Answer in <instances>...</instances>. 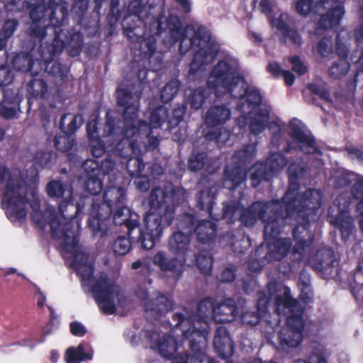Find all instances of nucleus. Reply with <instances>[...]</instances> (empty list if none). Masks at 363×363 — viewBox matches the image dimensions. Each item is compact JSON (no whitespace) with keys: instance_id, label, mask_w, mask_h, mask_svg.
Wrapping results in <instances>:
<instances>
[{"instance_id":"nucleus-37","label":"nucleus","mask_w":363,"mask_h":363,"mask_svg":"<svg viewBox=\"0 0 363 363\" xmlns=\"http://www.w3.org/2000/svg\"><path fill=\"white\" fill-rule=\"evenodd\" d=\"M13 79V74L5 67L0 68V102L3 101L6 97V91L3 88L4 86L9 84Z\"/></svg>"},{"instance_id":"nucleus-10","label":"nucleus","mask_w":363,"mask_h":363,"mask_svg":"<svg viewBox=\"0 0 363 363\" xmlns=\"http://www.w3.org/2000/svg\"><path fill=\"white\" fill-rule=\"evenodd\" d=\"M343 0H323L317 1L312 5L313 0H296V9L297 12L306 16L311 13L321 16L317 28L319 33L320 28H330L339 24L345 15Z\"/></svg>"},{"instance_id":"nucleus-43","label":"nucleus","mask_w":363,"mask_h":363,"mask_svg":"<svg viewBox=\"0 0 363 363\" xmlns=\"http://www.w3.org/2000/svg\"><path fill=\"white\" fill-rule=\"evenodd\" d=\"M16 27H17V21H16L9 20V21H6L3 26V29H2V32H3L4 38H6L7 40L9 38H10L13 35Z\"/></svg>"},{"instance_id":"nucleus-64","label":"nucleus","mask_w":363,"mask_h":363,"mask_svg":"<svg viewBox=\"0 0 363 363\" xmlns=\"http://www.w3.org/2000/svg\"><path fill=\"white\" fill-rule=\"evenodd\" d=\"M40 296H42V300L38 301V305L41 307L44 304L45 298L41 294H40Z\"/></svg>"},{"instance_id":"nucleus-12","label":"nucleus","mask_w":363,"mask_h":363,"mask_svg":"<svg viewBox=\"0 0 363 363\" xmlns=\"http://www.w3.org/2000/svg\"><path fill=\"white\" fill-rule=\"evenodd\" d=\"M147 337L150 340L151 348L164 358L170 359L178 352V354L174 358L173 363H187V356L179 352L180 345L172 335L154 330L148 333Z\"/></svg>"},{"instance_id":"nucleus-29","label":"nucleus","mask_w":363,"mask_h":363,"mask_svg":"<svg viewBox=\"0 0 363 363\" xmlns=\"http://www.w3.org/2000/svg\"><path fill=\"white\" fill-rule=\"evenodd\" d=\"M255 153V145L251 144L247 145L245 150L239 151L232 158L233 164L240 165L245 169V163L250 161Z\"/></svg>"},{"instance_id":"nucleus-16","label":"nucleus","mask_w":363,"mask_h":363,"mask_svg":"<svg viewBox=\"0 0 363 363\" xmlns=\"http://www.w3.org/2000/svg\"><path fill=\"white\" fill-rule=\"evenodd\" d=\"M194 228L193 218L190 216L184 217L179 223V228L183 231L175 232L169 240V248L177 257L187 259V245L189 242V235Z\"/></svg>"},{"instance_id":"nucleus-62","label":"nucleus","mask_w":363,"mask_h":363,"mask_svg":"<svg viewBox=\"0 0 363 363\" xmlns=\"http://www.w3.org/2000/svg\"><path fill=\"white\" fill-rule=\"evenodd\" d=\"M6 41L7 40L6 38H4V37H0V50H2L6 44Z\"/></svg>"},{"instance_id":"nucleus-55","label":"nucleus","mask_w":363,"mask_h":363,"mask_svg":"<svg viewBox=\"0 0 363 363\" xmlns=\"http://www.w3.org/2000/svg\"><path fill=\"white\" fill-rule=\"evenodd\" d=\"M354 179H356V176L354 174H342L338 185L342 186L345 184H350Z\"/></svg>"},{"instance_id":"nucleus-50","label":"nucleus","mask_w":363,"mask_h":363,"mask_svg":"<svg viewBox=\"0 0 363 363\" xmlns=\"http://www.w3.org/2000/svg\"><path fill=\"white\" fill-rule=\"evenodd\" d=\"M185 113V108L179 107L176 108L173 112V116L175 119H172L169 121V123L172 125H177L178 123L182 120Z\"/></svg>"},{"instance_id":"nucleus-40","label":"nucleus","mask_w":363,"mask_h":363,"mask_svg":"<svg viewBox=\"0 0 363 363\" xmlns=\"http://www.w3.org/2000/svg\"><path fill=\"white\" fill-rule=\"evenodd\" d=\"M205 155L199 153L192 155L189 160V167L193 170L196 171L200 169L204 165Z\"/></svg>"},{"instance_id":"nucleus-9","label":"nucleus","mask_w":363,"mask_h":363,"mask_svg":"<svg viewBox=\"0 0 363 363\" xmlns=\"http://www.w3.org/2000/svg\"><path fill=\"white\" fill-rule=\"evenodd\" d=\"M104 203L94 201L91 206L88 225L95 236L102 237L107 233L106 220L116 206L124 203L125 193L121 187H110L104 196Z\"/></svg>"},{"instance_id":"nucleus-32","label":"nucleus","mask_w":363,"mask_h":363,"mask_svg":"<svg viewBox=\"0 0 363 363\" xmlns=\"http://www.w3.org/2000/svg\"><path fill=\"white\" fill-rule=\"evenodd\" d=\"M179 82L177 79L169 81L161 91V99L163 102L167 103L176 96L179 91Z\"/></svg>"},{"instance_id":"nucleus-14","label":"nucleus","mask_w":363,"mask_h":363,"mask_svg":"<svg viewBox=\"0 0 363 363\" xmlns=\"http://www.w3.org/2000/svg\"><path fill=\"white\" fill-rule=\"evenodd\" d=\"M82 167L87 179L85 184L87 191L91 194H97L102 189L101 176L108 174L113 169L114 164L111 160L106 159L101 163L99 168L97 162L94 160H88L83 163Z\"/></svg>"},{"instance_id":"nucleus-31","label":"nucleus","mask_w":363,"mask_h":363,"mask_svg":"<svg viewBox=\"0 0 363 363\" xmlns=\"http://www.w3.org/2000/svg\"><path fill=\"white\" fill-rule=\"evenodd\" d=\"M113 213V221L116 225L125 224L129 225V218L130 217V210L123 203L121 206H116L112 211Z\"/></svg>"},{"instance_id":"nucleus-23","label":"nucleus","mask_w":363,"mask_h":363,"mask_svg":"<svg viewBox=\"0 0 363 363\" xmlns=\"http://www.w3.org/2000/svg\"><path fill=\"white\" fill-rule=\"evenodd\" d=\"M213 345L221 358H226L232 353L231 338L224 327H218L216 330Z\"/></svg>"},{"instance_id":"nucleus-47","label":"nucleus","mask_w":363,"mask_h":363,"mask_svg":"<svg viewBox=\"0 0 363 363\" xmlns=\"http://www.w3.org/2000/svg\"><path fill=\"white\" fill-rule=\"evenodd\" d=\"M290 62L292 65L294 71L296 72L299 74H303L306 71V67L300 61L297 57H293L291 58Z\"/></svg>"},{"instance_id":"nucleus-28","label":"nucleus","mask_w":363,"mask_h":363,"mask_svg":"<svg viewBox=\"0 0 363 363\" xmlns=\"http://www.w3.org/2000/svg\"><path fill=\"white\" fill-rule=\"evenodd\" d=\"M225 177L232 182L233 187L235 188L245 181L246 178L245 169L242 168L240 165L231 167L228 164L225 169ZM230 189H232V186H230Z\"/></svg>"},{"instance_id":"nucleus-63","label":"nucleus","mask_w":363,"mask_h":363,"mask_svg":"<svg viewBox=\"0 0 363 363\" xmlns=\"http://www.w3.org/2000/svg\"><path fill=\"white\" fill-rule=\"evenodd\" d=\"M250 363H277L276 362H274L272 360L269 361V362H262L261 361V359H254L253 360H252Z\"/></svg>"},{"instance_id":"nucleus-35","label":"nucleus","mask_w":363,"mask_h":363,"mask_svg":"<svg viewBox=\"0 0 363 363\" xmlns=\"http://www.w3.org/2000/svg\"><path fill=\"white\" fill-rule=\"evenodd\" d=\"M35 62L26 55H18L13 60V66L20 71H32Z\"/></svg>"},{"instance_id":"nucleus-38","label":"nucleus","mask_w":363,"mask_h":363,"mask_svg":"<svg viewBox=\"0 0 363 363\" xmlns=\"http://www.w3.org/2000/svg\"><path fill=\"white\" fill-rule=\"evenodd\" d=\"M55 145L57 150L66 152L72 148L74 143L72 139L69 136L60 135L55 138Z\"/></svg>"},{"instance_id":"nucleus-1","label":"nucleus","mask_w":363,"mask_h":363,"mask_svg":"<svg viewBox=\"0 0 363 363\" xmlns=\"http://www.w3.org/2000/svg\"><path fill=\"white\" fill-rule=\"evenodd\" d=\"M0 189L1 206L7 218L13 223H21L26 216V201L33 209V220L44 229L49 225L54 238L60 241L63 257L82 278L84 287L91 291L100 309L106 314H113L127 303L123 291L113 279L101 275L95 279L92 277L93 259L78 245L77 235L80 227L78 217L81 207L73 202L72 189L56 180L46 186L48 195L53 199H62L55 212L52 206L40 208L36 185L28 186L21 173L18 170L9 172L0 166Z\"/></svg>"},{"instance_id":"nucleus-54","label":"nucleus","mask_w":363,"mask_h":363,"mask_svg":"<svg viewBox=\"0 0 363 363\" xmlns=\"http://www.w3.org/2000/svg\"><path fill=\"white\" fill-rule=\"evenodd\" d=\"M138 179L135 182L138 189L140 191H146L149 188V182L146 177H137Z\"/></svg>"},{"instance_id":"nucleus-26","label":"nucleus","mask_w":363,"mask_h":363,"mask_svg":"<svg viewBox=\"0 0 363 363\" xmlns=\"http://www.w3.org/2000/svg\"><path fill=\"white\" fill-rule=\"evenodd\" d=\"M195 233L198 240L201 242H207L215 236V225L210 220L202 221L196 225Z\"/></svg>"},{"instance_id":"nucleus-18","label":"nucleus","mask_w":363,"mask_h":363,"mask_svg":"<svg viewBox=\"0 0 363 363\" xmlns=\"http://www.w3.org/2000/svg\"><path fill=\"white\" fill-rule=\"evenodd\" d=\"M350 203L349 199L340 196L337 199V206L339 211L337 216L334 218L331 215L329 216L330 222L340 229L343 238L347 237L354 227L353 219L346 214Z\"/></svg>"},{"instance_id":"nucleus-15","label":"nucleus","mask_w":363,"mask_h":363,"mask_svg":"<svg viewBox=\"0 0 363 363\" xmlns=\"http://www.w3.org/2000/svg\"><path fill=\"white\" fill-rule=\"evenodd\" d=\"M286 164L282 154L274 153L267 159L266 164L257 163L251 169L252 184L257 186L262 180H268Z\"/></svg>"},{"instance_id":"nucleus-60","label":"nucleus","mask_w":363,"mask_h":363,"mask_svg":"<svg viewBox=\"0 0 363 363\" xmlns=\"http://www.w3.org/2000/svg\"><path fill=\"white\" fill-rule=\"evenodd\" d=\"M58 357H59V354L57 352H55V351L51 352L50 359L52 362H56Z\"/></svg>"},{"instance_id":"nucleus-2","label":"nucleus","mask_w":363,"mask_h":363,"mask_svg":"<svg viewBox=\"0 0 363 363\" xmlns=\"http://www.w3.org/2000/svg\"><path fill=\"white\" fill-rule=\"evenodd\" d=\"M303 167L292 164L289 168V179L290 186L285 194L282 203L277 201L270 203L257 202L249 209L243 210L238 203L235 206H225L223 211V218L228 222H233L239 218L246 226L252 225L258 218L264 223V240L268 245L269 251L266 259L269 262L280 260L289 252L291 242L289 238H278L280 228L284 224V220L293 218L297 220L298 225L294 230V235L297 243L294 248V252L302 258L304 247L311 243V235L306 228L309 217L313 220L315 211L321 203L322 194L317 189H308L301 194L296 180L302 174Z\"/></svg>"},{"instance_id":"nucleus-21","label":"nucleus","mask_w":363,"mask_h":363,"mask_svg":"<svg viewBox=\"0 0 363 363\" xmlns=\"http://www.w3.org/2000/svg\"><path fill=\"white\" fill-rule=\"evenodd\" d=\"M153 301L145 303L146 312L149 318H157L165 314L172 307V301L165 296L160 295L152 298Z\"/></svg>"},{"instance_id":"nucleus-7","label":"nucleus","mask_w":363,"mask_h":363,"mask_svg":"<svg viewBox=\"0 0 363 363\" xmlns=\"http://www.w3.org/2000/svg\"><path fill=\"white\" fill-rule=\"evenodd\" d=\"M186 195L183 188L175 189L172 184L167 186L164 190L156 188L152 191L147 200L150 211L140 230L139 239L145 249H152L160 240L163 230L172 223L174 218L172 204L179 203L184 200Z\"/></svg>"},{"instance_id":"nucleus-19","label":"nucleus","mask_w":363,"mask_h":363,"mask_svg":"<svg viewBox=\"0 0 363 363\" xmlns=\"http://www.w3.org/2000/svg\"><path fill=\"white\" fill-rule=\"evenodd\" d=\"M345 35H347V33L342 32L339 33L337 37L336 54L338 55L339 59L337 61L334 62L329 68V74L333 78H340L345 76L349 71L350 65L345 59L347 55L348 49L346 44L342 42Z\"/></svg>"},{"instance_id":"nucleus-3","label":"nucleus","mask_w":363,"mask_h":363,"mask_svg":"<svg viewBox=\"0 0 363 363\" xmlns=\"http://www.w3.org/2000/svg\"><path fill=\"white\" fill-rule=\"evenodd\" d=\"M239 70V63L234 57L219 61L207 79V89L199 88L190 94L186 92L187 103L197 110L202 106L210 90L217 98L230 94L240 99L237 107L241 113L238 118V125L241 129L248 127L254 135L261 133L268 126L272 134V143L277 145L284 125L279 121L269 122V110L260 106L262 99L259 91L249 86Z\"/></svg>"},{"instance_id":"nucleus-20","label":"nucleus","mask_w":363,"mask_h":363,"mask_svg":"<svg viewBox=\"0 0 363 363\" xmlns=\"http://www.w3.org/2000/svg\"><path fill=\"white\" fill-rule=\"evenodd\" d=\"M186 258L177 256L168 259L163 251H158L153 257V263L161 270L170 272L177 278L181 277L184 271Z\"/></svg>"},{"instance_id":"nucleus-22","label":"nucleus","mask_w":363,"mask_h":363,"mask_svg":"<svg viewBox=\"0 0 363 363\" xmlns=\"http://www.w3.org/2000/svg\"><path fill=\"white\" fill-rule=\"evenodd\" d=\"M231 116L230 110L225 106H213L206 112L204 118L206 124L210 127L223 125Z\"/></svg>"},{"instance_id":"nucleus-59","label":"nucleus","mask_w":363,"mask_h":363,"mask_svg":"<svg viewBox=\"0 0 363 363\" xmlns=\"http://www.w3.org/2000/svg\"><path fill=\"white\" fill-rule=\"evenodd\" d=\"M138 296L144 300H147L149 298L148 293L146 291L138 292Z\"/></svg>"},{"instance_id":"nucleus-6","label":"nucleus","mask_w":363,"mask_h":363,"mask_svg":"<svg viewBox=\"0 0 363 363\" xmlns=\"http://www.w3.org/2000/svg\"><path fill=\"white\" fill-rule=\"evenodd\" d=\"M273 303L274 309L278 315H286V325L279 333L281 346L285 348H294L303 341L304 320L302 318L303 308L300 304L290 296V290L281 284L271 282L267 286V295L259 294L257 301V314L246 312L242 315L245 324L254 325L259 320L267 319V308Z\"/></svg>"},{"instance_id":"nucleus-25","label":"nucleus","mask_w":363,"mask_h":363,"mask_svg":"<svg viewBox=\"0 0 363 363\" xmlns=\"http://www.w3.org/2000/svg\"><path fill=\"white\" fill-rule=\"evenodd\" d=\"M83 123L81 115L67 113L64 115L60 121V128L66 134L74 133Z\"/></svg>"},{"instance_id":"nucleus-24","label":"nucleus","mask_w":363,"mask_h":363,"mask_svg":"<svg viewBox=\"0 0 363 363\" xmlns=\"http://www.w3.org/2000/svg\"><path fill=\"white\" fill-rule=\"evenodd\" d=\"M92 357V351L84 345H79L76 348L70 347L65 352L67 363H79L82 361L90 360Z\"/></svg>"},{"instance_id":"nucleus-17","label":"nucleus","mask_w":363,"mask_h":363,"mask_svg":"<svg viewBox=\"0 0 363 363\" xmlns=\"http://www.w3.org/2000/svg\"><path fill=\"white\" fill-rule=\"evenodd\" d=\"M290 135L293 141L305 153L313 154L317 149L315 142L309 133L304 132L301 123L297 119H292L289 124Z\"/></svg>"},{"instance_id":"nucleus-51","label":"nucleus","mask_w":363,"mask_h":363,"mask_svg":"<svg viewBox=\"0 0 363 363\" xmlns=\"http://www.w3.org/2000/svg\"><path fill=\"white\" fill-rule=\"evenodd\" d=\"M235 279V274L232 269L227 268L223 271L220 276V280L223 282H231Z\"/></svg>"},{"instance_id":"nucleus-33","label":"nucleus","mask_w":363,"mask_h":363,"mask_svg":"<svg viewBox=\"0 0 363 363\" xmlns=\"http://www.w3.org/2000/svg\"><path fill=\"white\" fill-rule=\"evenodd\" d=\"M352 193L354 197L360 199L359 203L357 204V209L361 216L360 227L363 231V178L356 181Z\"/></svg>"},{"instance_id":"nucleus-49","label":"nucleus","mask_w":363,"mask_h":363,"mask_svg":"<svg viewBox=\"0 0 363 363\" xmlns=\"http://www.w3.org/2000/svg\"><path fill=\"white\" fill-rule=\"evenodd\" d=\"M45 11L44 6H38L35 8L32 9L30 12V16L33 20V21H38L40 18H42L44 16L43 13Z\"/></svg>"},{"instance_id":"nucleus-36","label":"nucleus","mask_w":363,"mask_h":363,"mask_svg":"<svg viewBox=\"0 0 363 363\" xmlns=\"http://www.w3.org/2000/svg\"><path fill=\"white\" fill-rule=\"evenodd\" d=\"M196 264L203 274H208L212 269V259L208 252H202L196 257Z\"/></svg>"},{"instance_id":"nucleus-61","label":"nucleus","mask_w":363,"mask_h":363,"mask_svg":"<svg viewBox=\"0 0 363 363\" xmlns=\"http://www.w3.org/2000/svg\"><path fill=\"white\" fill-rule=\"evenodd\" d=\"M142 266V262L140 260H137L135 262H134L133 264H132V268L133 269H139L140 267Z\"/></svg>"},{"instance_id":"nucleus-56","label":"nucleus","mask_w":363,"mask_h":363,"mask_svg":"<svg viewBox=\"0 0 363 363\" xmlns=\"http://www.w3.org/2000/svg\"><path fill=\"white\" fill-rule=\"evenodd\" d=\"M281 76H283L285 83L287 85L291 86L294 84V76L291 72L284 70Z\"/></svg>"},{"instance_id":"nucleus-45","label":"nucleus","mask_w":363,"mask_h":363,"mask_svg":"<svg viewBox=\"0 0 363 363\" xmlns=\"http://www.w3.org/2000/svg\"><path fill=\"white\" fill-rule=\"evenodd\" d=\"M104 133L106 134L107 137L111 136L112 135L116 133L115 121L109 113L106 114V122L104 127Z\"/></svg>"},{"instance_id":"nucleus-39","label":"nucleus","mask_w":363,"mask_h":363,"mask_svg":"<svg viewBox=\"0 0 363 363\" xmlns=\"http://www.w3.org/2000/svg\"><path fill=\"white\" fill-rule=\"evenodd\" d=\"M214 203L213 195L208 190L202 191L200 195L199 204L201 208L210 210Z\"/></svg>"},{"instance_id":"nucleus-34","label":"nucleus","mask_w":363,"mask_h":363,"mask_svg":"<svg viewBox=\"0 0 363 363\" xmlns=\"http://www.w3.org/2000/svg\"><path fill=\"white\" fill-rule=\"evenodd\" d=\"M131 247L130 241L124 236L118 237L112 245L113 250L118 255H124L128 253Z\"/></svg>"},{"instance_id":"nucleus-44","label":"nucleus","mask_w":363,"mask_h":363,"mask_svg":"<svg viewBox=\"0 0 363 363\" xmlns=\"http://www.w3.org/2000/svg\"><path fill=\"white\" fill-rule=\"evenodd\" d=\"M52 158V154L48 152H38L35 162L43 167H48Z\"/></svg>"},{"instance_id":"nucleus-30","label":"nucleus","mask_w":363,"mask_h":363,"mask_svg":"<svg viewBox=\"0 0 363 363\" xmlns=\"http://www.w3.org/2000/svg\"><path fill=\"white\" fill-rule=\"evenodd\" d=\"M6 98L0 104L3 103L4 106L1 110L2 115L6 118H12L16 114V106L18 104L19 100L16 96H9L6 94Z\"/></svg>"},{"instance_id":"nucleus-27","label":"nucleus","mask_w":363,"mask_h":363,"mask_svg":"<svg viewBox=\"0 0 363 363\" xmlns=\"http://www.w3.org/2000/svg\"><path fill=\"white\" fill-rule=\"evenodd\" d=\"M310 347L312 353L309 357V362L298 360L296 363H327L326 357L328 356V352L324 345L313 341L311 342Z\"/></svg>"},{"instance_id":"nucleus-4","label":"nucleus","mask_w":363,"mask_h":363,"mask_svg":"<svg viewBox=\"0 0 363 363\" xmlns=\"http://www.w3.org/2000/svg\"><path fill=\"white\" fill-rule=\"evenodd\" d=\"M118 104L125 106L123 112V138L116 146V152L122 157L131 154L126 168L131 177L141 176L144 164L138 157L146 150H153L158 145V140L150 136V130L160 128L167 119L168 111L161 106L152 111L150 116V125L138 119V102L133 100L129 91L120 86L117 89Z\"/></svg>"},{"instance_id":"nucleus-57","label":"nucleus","mask_w":363,"mask_h":363,"mask_svg":"<svg viewBox=\"0 0 363 363\" xmlns=\"http://www.w3.org/2000/svg\"><path fill=\"white\" fill-rule=\"evenodd\" d=\"M33 83H34L35 86L41 87V90L40 91L38 90L35 91V96H38V95L43 96L44 94V93L45 91V89H46L44 82L41 80H35Z\"/></svg>"},{"instance_id":"nucleus-48","label":"nucleus","mask_w":363,"mask_h":363,"mask_svg":"<svg viewBox=\"0 0 363 363\" xmlns=\"http://www.w3.org/2000/svg\"><path fill=\"white\" fill-rule=\"evenodd\" d=\"M208 140H216L218 143L225 142L229 137V133L225 131L223 133L216 135L211 133H206L205 135Z\"/></svg>"},{"instance_id":"nucleus-41","label":"nucleus","mask_w":363,"mask_h":363,"mask_svg":"<svg viewBox=\"0 0 363 363\" xmlns=\"http://www.w3.org/2000/svg\"><path fill=\"white\" fill-rule=\"evenodd\" d=\"M318 52L323 57H327L332 53V41L330 38H325L320 40L318 45Z\"/></svg>"},{"instance_id":"nucleus-8","label":"nucleus","mask_w":363,"mask_h":363,"mask_svg":"<svg viewBox=\"0 0 363 363\" xmlns=\"http://www.w3.org/2000/svg\"><path fill=\"white\" fill-rule=\"evenodd\" d=\"M167 26L174 41L180 40L179 51L186 52L190 48L196 50L190 65L189 74L193 77H201L206 66L213 62L219 50V45L212 39L211 33L205 27L188 26L184 29L178 17L171 16Z\"/></svg>"},{"instance_id":"nucleus-42","label":"nucleus","mask_w":363,"mask_h":363,"mask_svg":"<svg viewBox=\"0 0 363 363\" xmlns=\"http://www.w3.org/2000/svg\"><path fill=\"white\" fill-rule=\"evenodd\" d=\"M106 142H108V140ZM104 143V140L101 142L96 140H92L91 152L94 157H99L104 154L105 150L109 151L108 147H106Z\"/></svg>"},{"instance_id":"nucleus-5","label":"nucleus","mask_w":363,"mask_h":363,"mask_svg":"<svg viewBox=\"0 0 363 363\" xmlns=\"http://www.w3.org/2000/svg\"><path fill=\"white\" fill-rule=\"evenodd\" d=\"M236 315L233 300L226 299L215 306L211 298H206L199 303L196 314H189L186 311L185 314L174 315V318L177 323L174 333L179 329L183 336L189 340L193 352L191 363H213V360L206 354L209 321L213 319L217 323H228L233 321Z\"/></svg>"},{"instance_id":"nucleus-58","label":"nucleus","mask_w":363,"mask_h":363,"mask_svg":"<svg viewBox=\"0 0 363 363\" xmlns=\"http://www.w3.org/2000/svg\"><path fill=\"white\" fill-rule=\"evenodd\" d=\"M181 6L184 12H189L191 9V3L189 0H175Z\"/></svg>"},{"instance_id":"nucleus-53","label":"nucleus","mask_w":363,"mask_h":363,"mask_svg":"<svg viewBox=\"0 0 363 363\" xmlns=\"http://www.w3.org/2000/svg\"><path fill=\"white\" fill-rule=\"evenodd\" d=\"M267 69H268V71L272 74H273L276 77L281 76V74L283 73V72L284 71L281 68L279 65L275 62L269 63Z\"/></svg>"},{"instance_id":"nucleus-46","label":"nucleus","mask_w":363,"mask_h":363,"mask_svg":"<svg viewBox=\"0 0 363 363\" xmlns=\"http://www.w3.org/2000/svg\"><path fill=\"white\" fill-rule=\"evenodd\" d=\"M70 331L72 335L79 337H82L86 333L84 326L78 322H73L70 323Z\"/></svg>"},{"instance_id":"nucleus-11","label":"nucleus","mask_w":363,"mask_h":363,"mask_svg":"<svg viewBox=\"0 0 363 363\" xmlns=\"http://www.w3.org/2000/svg\"><path fill=\"white\" fill-rule=\"evenodd\" d=\"M129 10L135 17L143 22L144 26L150 23V30L151 35L145 38L139 35L137 28L130 29L128 33V37L132 41H137L140 43V49L142 53L146 55H152L155 51V35L162 32V21L160 19L150 18L147 13V6L141 4V0H133L129 5Z\"/></svg>"},{"instance_id":"nucleus-13","label":"nucleus","mask_w":363,"mask_h":363,"mask_svg":"<svg viewBox=\"0 0 363 363\" xmlns=\"http://www.w3.org/2000/svg\"><path fill=\"white\" fill-rule=\"evenodd\" d=\"M260 8L269 18L271 25L281 31L286 41H289L294 45H300L301 38L299 34L292 29H289V18L286 13H278L275 7H272L269 0H261Z\"/></svg>"},{"instance_id":"nucleus-52","label":"nucleus","mask_w":363,"mask_h":363,"mask_svg":"<svg viewBox=\"0 0 363 363\" xmlns=\"http://www.w3.org/2000/svg\"><path fill=\"white\" fill-rule=\"evenodd\" d=\"M96 125L97 123L95 120L91 121L88 123L86 125V131L87 134L92 140H94L97 138L96 135Z\"/></svg>"}]
</instances>
